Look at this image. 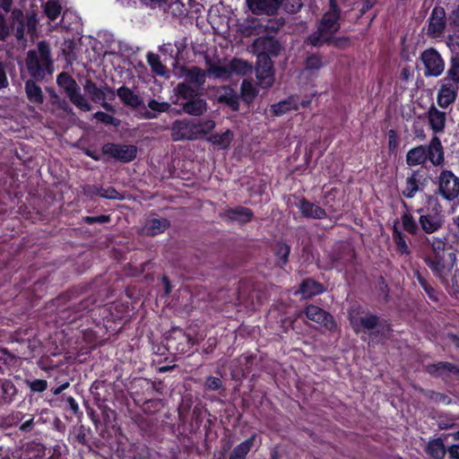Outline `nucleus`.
<instances>
[{
  "label": "nucleus",
  "mask_w": 459,
  "mask_h": 459,
  "mask_svg": "<svg viewBox=\"0 0 459 459\" xmlns=\"http://www.w3.org/2000/svg\"><path fill=\"white\" fill-rule=\"evenodd\" d=\"M429 177L422 169H412L410 176L406 178L405 187L402 195L407 198H413L419 191H423L429 184Z\"/></svg>",
  "instance_id": "obj_18"
},
{
  "label": "nucleus",
  "mask_w": 459,
  "mask_h": 459,
  "mask_svg": "<svg viewBox=\"0 0 459 459\" xmlns=\"http://www.w3.org/2000/svg\"><path fill=\"white\" fill-rule=\"evenodd\" d=\"M20 250L8 244H0V287L12 280L13 274L21 269Z\"/></svg>",
  "instance_id": "obj_9"
},
{
  "label": "nucleus",
  "mask_w": 459,
  "mask_h": 459,
  "mask_svg": "<svg viewBox=\"0 0 459 459\" xmlns=\"http://www.w3.org/2000/svg\"><path fill=\"white\" fill-rule=\"evenodd\" d=\"M297 207L301 212L302 216L307 219L322 220L327 218L325 209L316 205L306 197H301L297 204Z\"/></svg>",
  "instance_id": "obj_28"
},
{
  "label": "nucleus",
  "mask_w": 459,
  "mask_h": 459,
  "mask_svg": "<svg viewBox=\"0 0 459 459\" xmlns=\"http://www.w3.org/2000/svg\"><path fill=\"white\" fill-rule=\"evenodd\" d=\"M147 62L153 74L160 76H169L167 67L161 63L160 56L154 53H149L147 55Z\"/></svg>",
  "instance_id": "obj_44"
},
{
  "label": "nucleus",
  "mask_w": 459,
  "mask_h": 459,
  "mask_svg": "<svg viewBox=\"0 0 459 459\" xmlns=\"http://www.w3.org/2000/svg\"><path fill=\"white\" fill-rule=\"evenodd\" d=\"M425 451L431 459H444L447 448L445 446L443 439L437 437L428 442Z\"/></svg>",
  "instance_id": "obj_34"
},
{
  "label": "nucleus",
  "mask_w": 459,
  "mask_h": 459,
  "mask_svg": "<svg viewBox=\"0 0 459 459\" xmlns=\"http://www.w3.org/2000/svg\"><path fill=\"white\" fill-rule=\"evenodd\" d=\"M208 64L207 73L209 75H212L215 78H225L230 74V69L227 66L212 63L211 61Z\"/></svg>",
  "instance_id": "obj_53"
},
{
  "label": "nucleus",
  "mask_w": 459,
  "mask_h": 459,
  "mask_svg": "<svg viewBox=\"0 0 459 459\" xmlns=\"http://www.w3.org/2000/svg\"><path fill=\"white\" fill-rule=\"evenodd\" d=\"M196 140L210 134L215 127V122L212 119H193Z\"/></svg>",
  "instance_id": "obj_45"
},
{
  "label": "nucleus",
  "mask_w": 459,
  "mask_h": 459,
  "mask_svg": "<svg viewBox=\"0 0 459 459\" xmlns=\"http://www.w3.org/2000/svg\"><path fill=\"white\" fill-rule=\"evenodd\" d=\"M234 138V134L230 129H227L221 134H212L207 138V141L212 145L217 146L219 149L227 150L230 146Z\"/></svg>",
  "instance_id": "obj_39"
},
{
  "label": "nucleus",
  "mask_w": 459,
  "mask_h": 459,
  "mask_svg": "<svg viewBox=\"0 0 459 459\" xmlns=\"http://www.w3.org/2000/svg\"><path fill=\"white\" fill-rule=\"evenodd\" d=\"M427 119L433 135L438 136L439 134L445 132L446 124V113L445 111H441L431 105L427 112Z\"/></svg>",
  "instance_id": "obj_25"
},
{
  "label": "nucleus",
  "mask_w": 459,
  "mask_h": 459,
  "mask_svg": "<svg viewBox=\"0 0 459 459\" xmlns=\"http://www.w3.org/2000/svg\"><path fill=\"white\" fill-rule=\"evenodd\" d=\"M31 392L42 393L48 388V382L45 379H34L29 383Z\"/></svg>",
  "instance_id": "obj_63"
},
{
  "label": "nucleus",
  "mask_w": 459,
  "mask_h": 459,
  "mask_svg": "<svg viewBox=\"0 0 459 459\" xmlns=\"http://www.w3.org/2000/svg\"><path fill=\"white\" fill-rule=\"evenodd\" d=\"M272 252L276 258L275 264L280 268H284L289 263L290 246L283 241H276L272 247Z\"/></svg>",
  "instance_id": "obj_32"
},
{
  "label": "nucleus",
  "mask_w": 459,
  "mask_h": 459,
  "mask_svg": "<svg viewBox=\"0 0 459 459\" xmlns=\"http://www.w3.org/2000/svg\"><path fill=\"white\" fill-rule=\"evenodd\" d=\"M46 446L39 442H30L27 445V452L32 453L35 459H43L46 455Z\"/></svg>",
  "instance_id": "obj_54"
},
{
  "label": "nucleus",
  "mask_w": 459,
  "mask_h": 459,
  "mask_svg": "<svg viewBox=\"0 0 459 459\" xmlns=\"http://www.w3.org/2000/svg\"><path fill=\"white\" fill-rule=\"evenodd\" d=\"M446 12L442 6H435L429 18L428 34L432 38L441 37L446 30Z\"/></svg>",
  "instance_id": "obj_23"
},
{
  "label": "nucleus",
  "mask_w": 459,
  "mask_h": 459,
  "mask_svg": "<svg viewBox=\"0 0 459 459\" xmlns=\"http://www.w3.org/2000/svg\"><path fill=\"white\" fill-rule=\"evenodd\" d=\"M446 161L445 148L440 138L433 135L428 143L418 144L411 148L405 155L409 168L420 166L426 168L429 162L433 167H443Z\"/></svg>",
  "instance_id": "obj_4"
},
{
  "label": "nucleus",
  "mask_w": 459,
  "mask_h": 459,
  "mask_svg": "<svg viewBox=\"0 0 459 459\" xmlns=\"http://www.w3.org/2000/svg\"><path fill=\"white\" fill-rule=\"evenodd\" d=\"M437 94V103L441 108L454 104L458 96L459 84L442 78Z\"/></svg>",
  "instance_id": "obj_21"
},
{
  "label": "nucleus",
  "mask_w": 459,
  "mask_h": 459,
  "mask_svg": "<svg viewBox=\"0 0 459 459\" xmlns=\"http://www.w3.org/2000/svg\"><path fill=\"white\" fill-rule=\"evenodd\" d=\"M169 226L170 222L166 218L151 219L145 225V231L148 236L154 237L163 233Z\"/></svg>",
  "instance_id": "obj_41"
},
{
  "label": "nucleus",
  "mask_w": 459,
  "mask_h": 459,
  "mask_svg": "<svg viewBox=\"0 0 459 459\" xmlns=\"http://www.w3.org/2000/svg\"><path fill=\"white\" fill-rule=\"evenodd\" d=\"M62 5L58 0H48L44 4V13L50 21H56L62 13Z\"/></svg>",
  "instance_id": "obj_51"
},
{
  "label": "nucleus",
  "mask_w": 459,
  "mask_h": 459,
  "mask_svg": "<svg viewBox=\"0 0 459 459\" xmlns=\"http://www.w3.org/2000/svg\"><path fill=\"white\" fill-rule=\"evenodd\" d=\"M291 109V103L288 100L280 101L271 107V111L274 116H281Z\"/></svg>",
  "instance_id": "obj_59"
},
{
  "label": "nucleus",
  "mask_w": 459,
  "mask_h": 459,
  "mask_svg": "<svg viewBox=\"0 0 459 459\" xmlns=\"http://www.w3.org/2000/svg\"><path fill=\"white\" fill-rule=\"evenodd\" d=\"M93 117L105 125H110L115 127L120 125V120L118 118L109 114H107L103 111H97L96 113H94Z\"/></svg>",
  "instance_id": "obj_55"
},
{
  "label": "nucleus",
  "mask_w": 459,
  "mask_h": 459,
  "mask_svg": "<svg viewBox=\"0 0 459 459\" xmlns=\"http://www.w3.org/2000/svg\"><path fill=\"white\" fill-rule=\"evenodd\" d=\"M66 451L67 447L65 444H56L49 449L50 455L48 459H62Z\"/></svg>",
  "instance_id": "obj_61"
},
{
  "label": "nucleus",
  "mask_w": 459,
  "mask_h": 459,
  "mask_svg": "<svg viewBox=\"0 0 459 459\" xmlns=\"http://www.w3.org/2000/svg\"><path fill=\"white\" fill-rule=\"evenodd\" d=\"M198 90L199 88L192 86L191 84L186 82H182L178 83V85L175 88V92L178 97L188 100L197 97Z\"/></svg>",
  "instance_id": "obj_43"
},
{
  "label": "nucleus",
  "mask_w": 459,
  "mask_h": 459,
  "mask_svg": "<svg viewBox=\"0 0 459 459\" xmlns=\"http://www.w3.org/2000/svg\"><path fill=\"white\" fill-rule=\"evenodd\" d=\"M333 46L339 49H345L351 46V39L348 36L335 37L334 35L325 39L324 46Z\"/></svg>",
  "instance_id": "obj_52"
},
{
  "label": "nucleus",
  "mask_w": 459,
  "mask_h": 459,
  "mask_svg": "<svg viewBox=\"0 0 459 459\" xmlns=\"http://www.w3.org/2000/svg\"><path fill=\"white\" fill-rule=\"evenodd\" d=\"M218 101L221 104H225L226 106H228L232 111H238L239 109L238 96L231 89L225 91L223 94L220 95L218 98Z\"/></svg>",
  "instance_id": "obj_49"
},
{
  "label": "nucleus",
  "mask_w": 459,
  "mask_h": 459,
  "mask_svg": "<svg viewBox=\"0 0 459 459\" xmlns=\"http://www.w3.org/2000/svg\"><path fill=\"white\" fill-rule=\"evenodd\" d=\"M2 386H0L1 391V398L4 403H11L15 395L17 394V388L10 379H1Z\"/></svg>",
  "instance_id": "obj_46"
},
{
  "label": "nucleus",
  "mask_w": 459,
  "mask_h": 459,
  "mask_svg": "<svg viewBox=\"0 0 459 459\" xmlns=\"http://www.w3.org/2000/svg\"><path fill=\"white\" fill-rule=\"evenodd\" d=\"M328 258L331 264L330 268L342 272L354 264L357 255L350 243L341 241L333 247L328 255Z\"/></svg>",
  "instance_id": "obj_14"
},
{
  "label": "nucleus",
  "mask_w": 459,
  "mask_h": 459,
  "mask_svg": "<svg viewBox=\"0 0 459 459\" xmlns=\"http://www.w3.org/2000/svg\"><path fill=\"white\" fill-rule=\"evenodd\" d=\"M25 65L32 79L42 81L47 75L53 73V60L50 48L45 41H39L37 49H30L27 53Z\"/></svg>",
  "instance_id": "obj_6"
},
{
  "label": "nucleus",
  "mask_w": 459,
  "mask_h": 459,
  "mask_svg": "<svg viewBox=\"0 0 459 459\" xmlns=\"http://www.w3.org/2000/svg\"><path fill=\"white\" fill-rule=\"evenodd\" d=\"M409 246L415 248L424 249L428 247L429 252L428 254H435L437 251L451 250L452 246L449 245L446 236H430L423 234L420 239L416 241H410Z\"/></svg>",
  "instance_id": "obj_20"
},
{
  "label": "nucleus",
  "mask_w": 459,
  "mask_h": 459,
  "mask_svg": "<svg viewBox=\"0 0 459 459\" xmlns=\"http://www.w3.org/2000/svg\"><path fill=\"white\" fill-rule=\"evenodd\" d=\"M418 220L409 211L402 213L400 221L402 229L398 227L399 221L394 222L392 238L395 245V251L400 255L411 256V248L410 241H416L423 237L434 236L443 229L446 216L437 196L429 195L426 205L417 209Z\"/></svg>",
  "instance_id": "obj_1"
},
{
  "label": "nucleus",
  "mask_w": 459,
  "mask_h": 459,
  "mask_svg": "<svg viewBox=\"0 0 459 459\" xmlns=\"http://www.w3.org/2000/svg\"><path fill=\"white\" fill-rule=\"evenodd\" d=\"M341 8L336 0H329V8L316 24V30L307 36L304 43L314 48L324 46L325 39L335 35L341 28Z\"/></svg>",
  "instance_id": "obj_5"
},
{
  "label": "nucleus",
  "mask_w": 459,
  "mask_h": 459,
  "mask_svg": "<svg viewBox=\"0 0 459 459\" xmlns=\"http://www.w3.org/2000/svg\"><path fill=\"white\" fill-rule=\"evenodd\" d=\"M170 107L171 105L166 101L160 102L154 99L148 101V108L159 113L168 112Z\"/></svg>",
  "instance_id": "obj_60"
},
{
  "label": "nucleus",
  "mask_w": 459,
  "mask_h": 459,
  "mask_svg": "<svg viewBox=\"0 0 459 459\" xmlns=\"http://www.w3.org/2000/svg\"><path fill=\"white\" fill-rule=\"evenodd\" d=\"M12 28L17 40L25 39V32L33 35L37 31L38 18L34 13L24 14L21 9H13L11 13Z\"/></svg>",
  "instance_id": "obj_13"
},
{
  "label": "nucleus",
  "mask_w": 459,
  "mask_h": 459,
  "mask_svg": "<svg viewBox=\"0 0 459 459\" xmlns=\"http://www.w3.org/2000/svg\"><path fill=\"white\" fill-rule=\"evenodd\" d=\"M164 348L171 355L185 354L195 343V338L179 327H173L165 338Z\"/></svg>",
  "instance_id": "obj_10"
},
{
  "label": "nucleus",
  "mask_w": 459,
  "mask_h": 459,
  "mask_svg": "<svg viewBox=\"0 0 459 459\" xmlns=\"http://www.w3.org/2000/svg\"><path fill=\"white\" fill-rule=\"evenodd\" d=\"M348 320L354 333L366 334L372 342L388 339L393 332L392 325L387 320L381 323L378 315L359 304L349 307Z\"/></svg>",
  "instance_id": "obj_3"
},
{
  "label": "nucleus",
  "mask_w": 459,
  "mask_h": 459,
  "mask_svg": "<svg viewBox=\"0 0 459 459\" xmlns=\"http://www.w3.org/2000/svg\"><path fill=\"white\" fill-rule=\"evenodd\" d=\"M443 78L459 84V54L452 55L446 76Z\"/></svg>",
  "instance_id": "obj_48"
},
{
  "label": "nucleus",
  "mask_w": 459,
  "mask_h": 459,
  "mask_svg": "<svg viewBox=\"0 0 459 459\" xmlns=\"http://www.w3.org/2000/svg\"><path fill=\"white\" fill-rule=\"evenodd\" d=\"M255 438L256 434H252L248 438L235 446L229 459H247V455L254 446Z\"/></svg>",
  "instance_id": "obj_40"
},
{
  "label": "nucleus",
  "mask_w": 459,
  "mask_h": 459,
  "mask_svg": "<svg viewBox=\"0 0 459 459\" xmlns=\"http://www.w3.org/2000/svg\"><path fill=\"white\" fill-rule=\"evenodd\" d=\"M193 119H177L170 127L171 139L174 142L196 140Z\"/></svg>",
  "instance_id": "obj_22"
},
{
  "label": "nucleus",
  "mask_w": 459,
  "mask_h": 459,
  "mask_svg": "<svg viewBox=\"0 0 459 459\" xmlns=\"http://www.w3.org/2000/svg\"><path fill=\"white\" fill-rule=\"evenodd\" d=\"M56 82L76 108L82 111H90L91 109V105L81 93V89L72 75L63 72L57 75Z\"/></svg>",
  "instance_id": "obj_11"
},
{
  "label": "nucleus",
  "mask_w": 459,
  "mask_h": 459,
  "mask_svg": "<svg viewBox=\"0 0 459 459\" xmlns=\"http://www.w3.org/2000/svg\"><path fill=\"white\" fill-rule=\"evenodd\" d=\"M437 187L434 195H439L444 200L452 203L459 196V178L450 169H442L436 178Z\"/></svg>",
  "instance_id": "obj_12"
},
{
  "label": "nucleus",
  "mask_w": 459,
  "mask_h": 459,
  "mask_svg": "<svg viewBox=\"0 0 459 459\" xmlns=\"http://www.w3.org/2000/svg\"><path fill=\"white\" fill-rule=\"evenodd\" d=\"M423 262L443 286L447 287L449 285V276L457 262V255L455 250H442L437 251L435 254H426Z\"/></svg>",
  "instance_id": "obj_8"
},
{
  "label": "nucleus",
  "mask_w": 459,
  "mask_h": 459,
  "mask_svg": "<svg viewBox=\"0 0 459 459\" xmlns=\"http://www.w3.org/2000/svg\"><path fill=\"white\" fill-rule=\"evenodd\" d=\"M247 4L250 11L255 14H275L280 6V0H247Z\"/></svg>",
  "instance_id": "obj_27"
},
{
  "label": "nucleus",
  "mask_w": 459,
  "mask_h": 459,
  "mask_svg": "<svg viewBox=\"0 0 459 459\" xmlns=\"http://www.w3.org/2000/svg\"><path fill=\"white\" fill-rule=\"evenodd\" d=\"M419 58L424 66L425 77H438L444 73L445 60L435 48L423 50Z\"/></svg>",
  "instance_id": "obj_15"
},
{
  "label": "nucleus",
  "mask_w": 459,
  "mask_h": 459,
  "mask_svg": "<svg viewBox=\"0 0 459 459\" xmlns=\"http://www.w3.org/2000/svg\"><path fill=\"white\" fill-rule=\"evenodd\" d=\"M117 95L126 106L136 108L142 105L141 98L125 85L117 90Z\"/></svg>",
  "instance_id": "obj_35"
},
{
  "label": "nucleus",
  "mask_w": 459,
  "mask_h": 459,
  "mask_svg": "<svg viewBox=\"0 0 459 459\" xmlns=\"http://www.w3.org/2000/svg\"><path fill=\"white\" fill-rule=\"evenodd\" d=\"M110 221L111 217L108 214H101L99 216H85L82 218V221L88 225H92L94 223L103 224L110 222Z\"/></svg>",
  "instance_id": "obj_62"
},
{
  "label": "nucleus",
  "mask_w": 459,
  "mask_h": 459,
  "mask_svg": "<svg viewBox=\"0 0 459 459\" xmlns=\"http://www.w3.org/2000/svg\"><path fill=\"white\" fill-rule=\"evenodd\" d=\"M84 91L91 97V100L95 103H99L101 100H105L106 99L105 92L100 89L91 80L86 81L84 84Z\"/></svg>",
  "instance_id": "obj_50"
},
{
  "label": "nucleus",
  "mask_w": 459,
  "mask_h": 459,
  "mask_svg": "<svg viewBox=\"0 0 459 459\" xmlns=\"http://www.w3.org/2000/svg\"><path fill=\"white\" fill-rule=\"evenodd\" d=\"M303 65L305 70L310 74L317 72L324 66L322 56L318 53L309 54L306 56Z\"/></svg>",
  "instance_id": "obj_47"
},
{
  "label": "nucleus",
  "mask_w": 459,
  "mask_h": 459,
  "mask_svg": "<svg viewBox=\"0 0 459 459\" xmlns=\"http://www.w3.org/2000/svg\"><path fill=\"white\" fill-rule=\"evenodd\" d=\"M183 50V44L177 41L173 46L171 43H165L159 47V51L165 56H169V59L171 60V65L173 66H177L179 62L178 56L181 54ZM168 58H165L167 61Z\"/></svg>",
  "instance_id": "obj_36"
},
{
  "label": "nucleus",
  "mask_w": 459,
  "mask_h": 459,
  "mask_svg": "<svg viewBox=\"0 0 459 459\" xmlns=\"http://www.w3.org/2000/svg\"><path fill=\"white\" fill-rule=\"evenodd\" d=\"M255 76L263 89L270 88L274 82V69L272 58L264 54H257Z\"/></svg>",
  "instance_id": "obj_17"
},
{
  "label": "nucleus",
  "mask_w": 459,
  "mask_h": 459,
  "mask_svg": "<svg viewBox=\"0 0 459 459\" xmlns=\"http://www.w3.org/2000/svg\"><path fill=\"white\" fill-rule=\"evenodd\" d=\"M207 108V103L204 100L200 98H194L192 100H186L182 104V109L185 113L198 117L203 115Z\"/></svg>",
  "instance_id": "obj_37"
},
{
  "label": "nucleus",
  "mask_w": 459,
  "mask_h": 459,
  "mask_svg": "<svg viewBox=\"0 0 459 459\" xmlns=\"http://www.w3.org/2000/svg\"><path fill=\"white\" fill-rule=\"evenodd\" d=\"M101 152L119 162L129 163L136 159L138 150L134 144L107 143L102 145Z\"/></svg>",
  "instance_id": "obj_16"
},
{
  "label": "nucleus",
  "mask_w": 459,
  "mask_h": 459,
  "mask_svg": "<svg viewBox=\"0 0 459 459\" xmlns=\"http://www.w3.org/2000/svg\"><path fill=\"white\" fill-rule=\"evenodd\" d=\"M204 388L207 391L224 390L221 379L212 376H209L205 378Z\"/></svg>",
  "instance_id": "obj_56"
},
{
  "label": "nucleus",
  "mask_w": 459,
  "mask_h": 459,
  "mask_svg": "<svg viewBox=\"0 0 459 459\" xmlns=\"http://www.w3.org/2000/svg\"><path fill=\"white\" fill-rule=\"evenodd\" d=\"M299 292L304 299H309L325 292V287L314 279L307 278L299 284Z\"/></svg>",
  "instance_id": "obj_30"
},
{
  "label": "nucleus",
  "mask_w": 459,
  "mask_h": 459,
  "mask_svg": "<svg viewBox=\"0 0 459 459\" xmlns=\"http://www.w3.org/2000/svg\"><path fill=\"white\" fill-rule=\"evenodd\" d=\"M20 360L18 354L11 353L7 349H0V373L19 367Z\"/></svg>",
  "instance_id": "obj_38"
},
{
  "label": "nucleus",
  "mask_w": 459,
  "mask_h": 459,
  "mask_svg": "<svg viewBox=\"0 0 459 459\" xmlns=\"http://www.w3.org/2000/svg\"><path fill=\"white\" fill-rule=\"evenodd\" d=\"M241 92L246 101L254 100L257 95L256 89L253 86V84L249 82L243 81L241 84Z\"/></svg>",
  "instance_id": "obj_58"
},
{
  "label": "nucleus",
  "mask_w": 459,
  "mask_h": 459,
  "mask_svg": "<svg viewBox=\"0 0 459 459\" xmlns=\"http://www.w3.org/2000/svg\"><path fill=\"white\" fill-rule=\"evenodd\" d=\"M425 371L434 377H442L445 373L459 375V368L455 364L447 361H440L438 363L429 364L425 367Z\"/></svg>",
  "instance_id": "obj_29"
},
{
  "label": "nucleus",
  "mask_w": 459,
  "mask_h": 459,
  "mask_svg": "<svg viewBox=\"0 0 459 459\" xmlns=\"http://www.w3.org/2000/svg\"><path fill=\"white\" fill-rule=\"evenodd\" d=\"M220 217L230 221H237L240 224H247L254 220V212L250 208L238 205L229 207L220 213Z\"/></svg>",
  "instance_id": "obj_24"
},
{
  "label": "nucleus",
  "mask_w": 459,
  "mask_h": 459,
  "mask_svg": "<svg viewBox=\"0 0 459 459\" xmlns=\"http://www.w3.org/2000/svg\"><path fill=\"white\" fill-rule=\"evenodd\" d=\"M257 54H264L268 56H277L281 51V45L273 37H260L253 44Z\"/></svg>",
  "instance_id": "obj_26"
},
{
  "label": "nucleus",
  "mask_w": 459,
  "mask_h": 459,
  "mask_svg": "<svg viewBox=\"0 0 459 459\" xmlns=\"http://www.w3.org/2000/svg\"><path fill=\"white\" fill-rule=\"evenodd\" d=\"M182 72L186 78V82L200 88L205 82V72L198 66L183 67Z\"/></svg>",
  "instance_id": "obj_31"
},
{
  "label": "nucleus",
  "mask_w": 459,
  "mask_h": 459,
  "mask_svg": "<svg viewBox=\"0 0 459 459\" xmlns=\"http://www.w3.org/2000/svg\"><path fill=\"white\" fill-rule=\"evenodd\" d=\"M23 345L26 346V349H15V351L20 357V359H32L33 357L39 353V350L41 348L40 342L38 339L32 337L31 335H28L26 337V341L23 342Z\"/></svg>",
  "instance_id": "obj_33"
},
{
  "label": "nucleus",
  "mask_w": 459,
  "mask_h": 459,
  "mask_svg": "<svg viewBox=\"0 0 459 459\" xmlns=\"http://www.w3.org/2000/svg\"><path fill=\"white\" fill-rule=\"evenodd\" d=\"M304 314L307 319L323 325L330 332L337 329V324L333 316L318 306L307 305L304 309Z\"/></svg>",
  "instance_id": "obj_19"
},
{
  "label": "nucleus",
  "mask_w": 459,
  "mask_h": 459,
  "mask_svg": "<svg viewBox=\"0 0 459 459\" xmlns=\"http://www.w3.org/2000/svg\"><path fill=\"white\" fill-rule=\"evenodd\" d=\"M102 197L110 200L124 199V195L120 194L114 186H108L107 188H104Z\"/></svg>",
  "instance_id": "obj_64"
},
{
  "label": "nucleus",
  "mask_w": 459,
  "mask_h": 459,
  "mask_svg": "<svg viewBox=\"0 0 459 459\" xmlns=\"http://www.w3.org/2000/svg\"><path fill=\"white\" fill-rule=\"evenodd\" d=\"M129 311L127 301H115L98 306L95 310V313H98L97 325H103L109 332L118 331L128 322Z\"/></svg>",
  "instance_id": "obj_7"
},
{
  "label": "nucleus",
  "mask_w": 459,
  "mask_h": 459,
  "mask_svg": "<svg viewBox=\"0 0 459 459\" xmlns=\"http://www.w3.org/2000/svg\"><path fill=\"white\" fill-rule=\"evenodd\" d=\"M111 294L112 291L107 284L99 286L96 281L66 290L54 300V305L59 308L58 318L63 324H75L84 317L89 321L91 317L97 325L98 313L95 310L99 305L96 304Z\"/></svg>",
  "instance_id": "obj_2"
},
{
  "label": "nucleus",
  "mask_w": 459,
  "mask_h": 459,
  "mask_svg": "<svg viewBox=\"0 0 459 459\" xmlns=\"http://www.w3.org/2000/svg\"><path fill=\"white\" fill-rule=\"evenodd\" d=\"M145 389L148 395L152 396L154 393H158L162 394L163 393V383L162 381H151L149 379H144Z\"/></svg>",
  "instance_id": "obj_57"
},
{
  "label": "nucleus",
  "mask_w": 459,
  "mask_h": 459,
  "mask_svg": "<svg viewBox=\"0 0 459 459\" xmlns=\"http://www.w3.org/2000/svg\"><path fill=\"white\" fill-rule=\"evenodd\" d=\"M25 91L28 100L34 104H41L44 97L41 88L36 83L35 79H30L25 82Z\"/></svg>",
  "instance_id": "obj_42"
}]
</instances>
